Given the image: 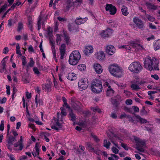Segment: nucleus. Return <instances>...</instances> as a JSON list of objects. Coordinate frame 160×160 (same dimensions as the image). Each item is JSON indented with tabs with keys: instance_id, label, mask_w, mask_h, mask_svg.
<instances>
[{
	"instance_id": "f257e3e1",
	"label": "nucleus",
	"mask_w": 160,
	"mask_h": 160,
	"mask_svg": "<svg viewBox=\"0 0 160 160\" xmlns=\"http://www.w3.org/2000/svg\"><path fill=\"white\" fill-rule=\"evenodd\" d=\"M143 66L147 69L150 71L159 70L158 62L156 59L149 56H148L144 58Z\"/></svg>"
},
{
	"instance_id": "f03ea898",
	"label": "nucleus",
	"mask_w": 160,
	"mask_h": 160,
	"mask_svg": "<svg viewBox=\"0 0 160 160\" xmlns=\"http://www.w3.org/2000/svg\"><path fill=\"white\" fill-rule=\"evenodd\" d=\"M108 69L109 72L114 76L121 77L123 74L122 69L116 64L110 65L108 66Z\"/></svg>"
},
{
	"instance_id": "7ed1b4c3",
	"label": "nucleus",
	"mask_w": 160,
	"mask_h": 160,
	"mask_svg": "<svg viewBox=\"0 0 160 160\" xmlns=\"http://www.w3.org/2000/svg\"><path fill=\"white\" fill-rule=\"evenodd\" d=\"M81 55L78 51H74L70 54L68 60L69 63L72 65H75L79 62Z\"/></svg>"
},
{
	"instance_id": "20e7f679",
	"label": "nucleus",
	"mask_w": 160,
	"mask_h": 160,
	"mask_svg": "<svg viewBox=\"0 0 160 160\" xmlns=\"http://www.w3.org/2000/svg\"><path fill=\"white\" fill-rule=\"evenodd\" d=\"M102 86L101 82L99 80L94 79L92 82L91 89L94 92L99 93L102 90Z\"/></svg>"
},
{
	"instance_id": "39448f33",
	"label": "nucleus",
	"mask_w": 160,
	"mask_h": 160,
	"mask_svg": "<svg viewBox=\"0 0 160 160\" xmlns=\"http://www.w3.org/2000/svg\"><path fill=\"white\" fill-rule=\"evenodd\" d=\"M128 69L134 73H139L142 69V67L140 63L138 62H134L129 66Z\"/></svg>"
},
{
	"instance_id": "423d86ee",
	"label": "nucleus",
	"mask_w": 160,
	"mask_h": 160,
	"mask_svg": "<svg viewBox=\"0 0 160 160\" xmlns=\"http://www.w3.org/2000/svg\"><path fill=\"white\" fill-rule=\"evenodd\" d=\"M133 139L136 143V149L140 152H144V148L145 145V142L140 138L136 136H133Z\"/></svg>"
},
{
	"instance_id": "0eeeda50",
	"label": "nucleus",
	"mask_w": 160,
	"mask_h": 160,
	"mask_svg": "<svg viewBox=\"0 0 160 160\" xmlns=\"http://www.w3.org/2000/svg\"><path fill=\"white\" fill-rule=\"evenodd\" d=\"M79 89L80 91L85 90L88 86V80L86 78H82L78 82Z\"/></svg>"
},
{
	"instance_id": "6e6552de",
	"label": "nucleus",
	"mask_w": 160,
	"mask_h": 160,
	"mask_svg": "<svg viewBox=\"0 0 160 160\" xmlns=\"http://www.w3.org/2000/svg\"><path fill=\"white\" fill-rule=\"evenodd\" d=\"M105 8L106 10L108 11L111 15H114L116 12V8L112 4H106Z\"/></svg>"
},
{
	"instance_id": "1a4fd4ad",
	"label": "nucleus",
	"mask_w": 160,
	"mask_h": 160,
	"mask_svg": "<svg viewBox=\"0 0 160 160\" xmlns=\"http://www.w3.org/2000/svg\"><path fill=\"white\" fill-rule=\"evenodd\" d=\"M54 121L51 127L52 129L58 131L62 129V125L59 122L57 118L54 119Z\"/></svg>"
},
{
	"instance_id": "9d476101",
	"label": "nucleus",
	"mask_w": 160,
	"mask_h": 160,
	"mask_svg": "<svg viewBox=\"0 0 160 160\" xmlns=\"http://www.w3.org/2000/svg\"><path fill=\"white\" fill-rule=\"evenodd\" d=\"M16 141L17 140L16 139L15 137L11 136H8V138L7 140V142H8L7 146L8 148L11 151H12V148H11V146L13 144V142Z\"/></svg>"
},
{
	"instance_id": "9b49d317",
	"label": "nucleus",
	"mask_w": 160,
	"mask_h": 160,
	"mask_svg": "<svg viewBox=\"0 0 160 160\" xmlns=\"http://www.w3.org/2000/svg\"><path fill=\"white\" fill-rule=\"evenodd\" d=\"M133 22L139 29H142L143 28L144 24L142 21L138 18H134L133 19Z\"/></svg>"
},
{
	"instance_id": "f8f14e48",
	"label": "nucleus",
	"mask_w": 160,
	"mask_h": 160,
	"mask_svg": "<svg viewBox=\"0 0 160 160\" xmlns=\"http://www.w3.org/2000/svg\"><path fill=\"white\" fill-rule=\"evenodd\" d=\"M7 58L6 57L2 61L0 66V71L1 73H4L6 71V64L7 61Z\"/></svg>"
},
{
	"instance_id": "ddd939ff",
	"label": "nucleus",
	"mask_w": 160,
	"mask_h": 160,
	"mask_svg": "<svg viewBox=\"0 0 160 160\" xmlns=\"http://www.w3.org/2000/svg\"><path fill=\"white\" fill-rule=\"evenodd\" d=\"M105 50L106 52L110 55L113 54L115 52V48L112 45L107 46Z\"/></svg>"
},
{
	"instance_id": "4468645a",
	"label": "nucleus",
	"mask_w": 160,
	"mask_h": 160,
	"mask_svg": "<svg viewBox=\"0 0 160 160\" xmlns=\"http://www.w3.org/2000/svg\"><path fill=\"white\" fill-rule=\"evenodd\" d=\"M93 68L95 72L98 74H100L102 72V67L98 63H95L94 64Z\"/></svg>"
},
{
	"instance_id": "2eb2a0df",
	"label": "nucleus",
	"mask_w": 160,
	"mask_h": 160,
	"mask_svg": "<svg viewBox=\"0 0 160 160\" xmlns=\"http://www.w3.org/2000/svg\"><path fill=\"white\" fill-rule=\"evenodd\" d=\"M93 52V48L91 45L86 46L84 50V53L85 55H88Z\"/></svg>"
},
{
	"instance_id": "dca6fc26",
	"label": "nucleus",
	"mask_w": 160,
	"mask_h": 160,
	"mask_svg": "<svg viewBox=\"0 0 160 160\" xmlns=\"http://www.w3.org/2000/svg\"><path fill=\"white\" fill-rule=\"evenodd\" d=\"M66 45L64 44H62L61 45L60 48V59H62L64 58V57L65 52Z\"/></svg>"
},
{
	"instance_id": "f3484780",
	"label": "nucleus",
	"mask_w": 160,
	"mask_h": 160,
	"mask_svg": "<svg viewBox=\"0 0 160 160\" xmlns=\"http://www.w3.org/2000/svg\"><path fill=\"white\" fill-rule=\"evenodd\" d=\"M97 58L100 60H103L105 58V54L103 51H100L95 55Z\"/></svg>"
},
{
	"instance_id": "a211bd4d",
	"label": "nucleus",
	"mask_w": 160,
	"mask_h": 160,
	"mask_svg": "<svg viewBox=\"0 0 160 160\" xmlns=\"http://www.w3.org/2000/svg\"><path fill=\"white\" fill-rule=\"evenodd\" d=\"M87 19L88 18H77L75 20V22L76 24L80 25L84 23L87 21Z\"/></svg>"
},
{
	"instance_id": "6ab92c4d",
	"label": "nucleus",
	"mask_w": 160,
	"mask_h": 160,
	"mask_svg": "<svg viewBox=\"0 0 160 160\" xmlns=\"http://www.w3.org/2000/svg\"><path fill=\"white\" fill-rule=\"evenodd\" d=\"M134 119L136 120L137 122H139L141 123H146L147 122L146 119L142 118L138 115H135Z\"/></svg>"
},
{
	"instance_id": "aec40b11",
	"label": "nucleus",
	"mask_w": 160,
	"mask_h": 160,
	"mask_svg": "<svg viewBox=\"0 0 160 160\" xmlns=\"http://www.w3.org/2000/svg\"><path fill=\"white\" fill-rule=\"evenodd\" d=\"M134 119L136 120L137 122H139L141 123H146L147 122L146 119L142 118L138 115H135Z\"/></svg>"
},
{
	"instance_id": "412c9836",
	"label": "nucleus",
	"mask_w": 160,
	"mask_h": 160,
	"mask_svg": "<svg viewBox=\"0 0 160 160\" xmlns=\"http://www.w3.org/2000/svg\"><path fill=\"white\" fill-rule=\"evenodd\" d=\"M39 144L38 143H37L35 144V151L34 152H32V154L34 157H36L39 155Z\"/></svg>"
},
{
	"instance_id": "4be33fe9",
	"label": "nucleus",
	"mask_w": 160,
	"mask_h": 160,
	"mask_svg": "<svg viewBox=\"0 0 160 160\" xmlns=\"http://www.w3.org/2000/svg\"><path fill=\"white\" fill-rule=\"evenodd\" d=\"M67 78L71 81L75 80L77 78V76L76 74L73 72L69 73L67 76Z\"/></svg>"
},
{
	"instance_id": "5701e85b",
	"label": "nucleus",
	"mask_w": 160,
	"mask_h": 160,
	"mask_svg": "<svg viewBox=\"0 0 160 160\" xmlns=\"http://www.w3.org/2000/svg\"><path fill=\"white\" fill-rule=\"evenodd\" d=\"M138 43V42L137 41H131L128 43L130 47H131L134 48H135V50L136 49V48L137 47Z\"/></svg>"
},
{
	"instance_id": "b1692460",
	"label": "nucleus",
	"mask_w": 160,
	"mask_h": 160,
	"mask_svg": "<svg viewBox=\"0 0 160 160\" xmlns=\"http://www.w3.org/2000/svg\"><path fill=\"white\" fill-rule=\"evenodd\" d=\"M56 42L57 45L60 44L62 40V35L59 34H57L56 35Z\"/></svg>"
},
{
	"instance_id": "393cba45",
	"label": "nucleus",
	"mask_w": 160,
	"mask_h": 160,
	"mask_svg": "<svg viewBox=\"0 0 160 160\" xmlns=\"http://www.w3.org/2000/svg\"><path fill=\"white\" fill-rule=\"evenodd\" d=\"M22 136H21L20 137V140L18 141V143H19V149L17 148H15L14 149L16 151H18L19 150L21 151L22 150L23 148V145L22 143Z\"/></svg>"
},
{
	"instance_id": "a878e982",
	"label": "nucleus",
	"mask_w": 160,
	"mask_h": 160,
	"mask_svg": "<svg viewBox=\"0 0 160 160\" xmlns=\"http://www.w3.org/2000/svg\"><path fill=\"white\" fill-rule=\"evenodd\" d=\"M114 93V91L111 87L110 86H108V88L107 90V95L108 96H111Z\"/></svg>"
},
{
	"instance_id": "bb28decb",
	"label": "nucleus",
	"mask_w": 160,
	"mask_h": 160,
	"mask_svg": "<svg viewBox=\"0 0 160 160\" xmlns=\"http://www.w3.org/2000/svg\"><path fill=\"white\" fill-rule=\"evenodd\" d=\"M78 26L74 23H71L68 25V28L70 31H71L76 29Z\"/></svg>"
},
{
	"instance_id": "cd10ccee",
	"label": "nucleus",
	"mask_w": 160,
	"mask_h": 160,
	"mask_svg": "<svg viewBox=\"0 0 160 160\" xmlns=\"http://www.w3.org/2000/svg\"><path fill=\"white\" fill-rule=\"evenodd\" d=\"M121 11L122 14L125 16H127L129 13L128 12V8L125 6H122Z\"/></svg>"
},
{
	"instance_id": "c85d7f7f",
	"label": "nucleus",
	"mask_w": 160,
	"mask_h": 160,
	"mask_svg": "<svg viewBox=\"0 0 160 160\" xmlns=\"http://www.w3.org/2000/svg\"><path fill=\"white\" fill-rule=\"evenodd\" d=\"M86 144L89 151L92 152L94 151V148L92 147L93 145L92 143L90 142H87Z\"/></svg>"
},
{
	"instance_id": "c756f323",
	"label": "nucleus",
	"mask_w": 160,
	"mask_h": 160,
	"mask_svg": "<svg viewBox=\"0 0 160 160\" xmlns=\"http://www.w3.org/2000/svg\"><path fill=\"white\" fill-rule=\"evenodd\" d=\"M154 48L155 50H157L160 48V40L156 41L154 45Z\"/></svg>"
},
{
	"instance_id": "7c9ffc66",
	"label": "nucleus",
	"mask_w": 160,
	"mask_h": 160,
	"mask_svg": "<svg viewBox=\"0 0 160 160\" xmlns=\"http://www.w3.org/2000/svg\"><path fill=\"white\" fill-rule=\"evenodd\" d=\"M73 4L72 2L70 0H68L66 2L65 6L67 10H68Z\"/></svg>"
},
{
	"instance_id": "2f4dec72",
	"label": "nucleus",
	"mask_w": 160,
	"mask_h": 160,
	"mask_svg": "<svg viewBox=\"0 0 160 160\" xmlns=\"http://www.w3.org/2000/svg\"><path fill=\"white\" fill-rule=\"evenodd\" d=\"M146 5L147 7L148 8H149L153 9H156V7L153 4L149 2H146Z\"/></svg>"
},
{
	"instance_id": "473e14b6",
	"label": "nucleus",
	"mask_w": 160,
	"mask_h": 160,
	"mask_svg": "<svg viewBox=\"0 0 160 160\" xmlns=\"http://www.w3.org/2000/svg\"><path fill=\"white\" fill-rule=\"evenodd\" d=\"M78 69L81 71H83L86 69V65L84 64H80L78 66Z\"/></svg>"
},
{
	"instance_id": "72a5a7b5",
	"label": "nucleus",
	"mask_w": 160,
	"mask_h": 160,
	"mask_svg": "<svg viewBox=\"0 0 160 160\" xmlns=\"http://www.w3.org/2000/svg\"><path fill=\"white\" fill-rule=\"evenodd\" d=\"M103 146L107 148H109L111 143L110 142L108 141L107 139L104 140L103 141Z\"/></svg>"
},
{
	"instance_id": "f704fd0d",
	"label": "nucleus",
	"mask_w": 160,
	"mask_h": 160,
	"mask_svg": "<svg viewBox=\"0 0 160 160\" xmlns=\"http://www.w3.org/2000/svg\"><path fill=\"white\" fill-rule=\"evenodd\" d=\"M131 87L132 89L136 91H138L140 89L139 86L135 84H132L131 86Z\"/></svg>"
},
{
	"instance_id": "c9c22d12",
	"label": "nucleus",
	"mask_w": 160,
	"mask_h": 160,
	"mask_svg": "<svg viewBox=\"0 0 160 160\" xmlns=\"http://www.w3.org/2000/svg\"><path fill=\"white\" fill-rule=\"evenodd\" d=\"M30 62H28L27 66L28 68L32 67L34 63V62L33 61V59L32 58H30Z\"/></svg>"
},
{
	"instance_id": "e433bc0d",
	"label": "nucleus",
	"mask_w": 160,
	"mask_h": 160,
	"mask_svg": "<svg viewBox=\"0 0 160 160\" xmlns=\"http://www.w3.org/2000/svg\"><path fill=\"white\" fill-rule=\"evenodd\" d=\"M64 39L65 40L67 45H68L70 42V37L66 34H64Z\"/></svg>"
},
{
	"instance_id": "4c0bfd02",
	"label": "nucleus",
	"mask_w": 160,
	"mask_h": 160,
	"mask_svg": "<svg viewBox=\"0 0 160 160\" xmlns=\"http://www.w3.org/2000/svg\"><path fill=\"white\" fill-rule=\"evenodd\" d=\"M108 24H109L110 26L114 27L116 26L117 24L115 22L112 20H109L108 21Z\"/></svg>"
},
{
	"instance_id": "58836bf2",
	"label": "nucleus",
	"mask_w": 160,
	"mask_h": 160,
	"mask_svg": "<svg viewBox=\"0 0 160 160\" xmlns=\"http://www.w3.org/2000/svg\"><path fill=\"white\" fill-rule=\"evenodd\" d=\"M70 117L71 118L70 119L71 120L74 121L76 119V117L75 114L71 111L69 114Z\"/></svg>"
},
{
	"instance_id": "ea45409f",
	"label": "nucleus",
	"mask_w": 160,
	"mask_h": 160,
	"mask_svg": "<svg viewBox=\"0 0 160 160\" xmlns=\"http://www.w3.org/2000/svg\"><path fill=\"white\" fill-rule=\"evenodd\" d=\"M118 48L119 49L125 48L127 51L129 50L130 49V46L128 45H119Z\"/></svg>"
},
{
	"instance_id": "a19ab883",
	"label": "nucleus",
	"mask_w": 160,
	"mask_h": 160,
	"mask_svg": "<svg viewBox=\"0 0 160 160\" xmlns=\"http://www.w3.org/2000/svg\"><path fill=\"white\" fill-rule=\"evenodd\" d=\"M37 95H36V97L35 98V102L37 105V106H38V104H42V101L41 99H39L38 100L37 98Z\"/></svg>"
},
{
	"instance_id": "79ce46f5",
	"label": "nucleus",
	"mask_w": 160,
	"mask_h": 160,
	"mask_svg": "<svg viewBox=\"0 0 160 160\" xmlns=\"http://www.w3.org/2000/svg\"><path fill=\"white\" fill-rule=\"evenodd\" d=\"M44 89L48 91V92L50 91V88H51V85L50 83H47L44 85V87H42Z\"/></svg>"
},
{
	"instance_id": "37998d69",
	"label": "nucleus",
	"mask_w": 160,
	"mask_h": 160,
	"mask_svg": "<svg viewBox=\"0 0 160 160\" xmlns=\"http://www.w3.org/2000/svg\"><path fill=\"white\" fill-rule=\"evenodd\" d=\"M100 35L102 38H108L107 33L105 30L103 31L101 33Z\"/></svg>"
},
{
	"instance_id": "c03bdc74",
	"label": "nucleus",
	"mask_w": 160,
	"mask_h": 160,
	"mask_svg": "<svg viewBox=\"0 0 160 160\" xmlns=\"http://www.w3.org/2000/svg\"><path fill=\"white\" fill-rule=\"evenodd\" d=\"M116 138L115 137H113L112 138H109L111 140V142L117 148H119L118 146V144L117 143H115V138Z\"/></svg>"
},
{
	"instance_id": "a18cd8bd",
	"label": "nucleus",
	"mask_w": 160,
	"mask_h": 160,
	"mask_svg": "<svg viewBox=\"0 0 160 160\" xmlns=\"http://www.w3.org/2000/svg\"><path fill=\"white\" fill-rule=\"evenodd\" d=\"M23 28V25L21 22L18 23V26L17 31L20 32Z\"/></svg>"
},
{
	"instance_id": "49530a36",
	"label": "nucleus",
	"mask_w": 160,
	"mask_h": 160,
	"mask_svg": "<svg viewBox=\"0 0 160 160\" xmlns=\"http://www.w3.org/2000/svg\"><path fill=\"white\" fill-rule=\"evenodd\" d=\"M32 22L30 18L28 19V27L32 31Z\"/></svg>"
},
{
	"instance_id": "de8ad7c7",
	"label": "nucleus",
	"mask_w": 160,
	"mask_h": 160,
	"mask_svg": "<svg viewBox=\"0 0 160 160\" xmlns=\"http://www.w3.org/2000/svg\"><path fill=\"white\" fill-rule=\"evenodd\" d=\"M41 17L40 16H39L38 18V20L37 22V25H38V30H39L41 28Z\"/></svg>"
},
{
	"instance_id": "09e8293b",
	"label": "nucleus",
	"mask_w": 160,
	"mask_h": 160,
	"mask_svg": "<svg viewBox=\"0 0 160 160\" xmlns=\"http://www.w3.org/2000/svg\"><path fill=\"white\" fill-rule=\"evenodd\" d=\"M111 150L112 152L115 154H117L118 153V150L116 147H112L111 148Z\"/></svg>"
},
{
	"instance_id": "8fccbe9b",
	"label": "nucleus",
	"mask_w": 160,
	"mask_h": 160,
	"mask_svg": "<svg viewBox=\"0 0 160 160\" xmlns=\"http://www.w3.org/2000/svg\"><path fill=\"white\" fill-rule=\"evenodd\" d=\"M107 32L108 37L110 36L113 33V31L112 29L108 28L105 30Z\"/></svg>"
},
{
	"instance_id": "3c124183",
	"label": "nucleus",
	"mask_w": 160,
	"mask_h": 160,
	"mask_svg": "<svg viewBox=\"0 0 160 160\" xmlns=\"http://www.w3.org/2000/svg\"><path fill=\"white\" fill-rule=\"evenodd\" d=\"M116 100V99L114 98L112 99V101H111L112 104L115 107H117L118 104V103Z\"/></svg>"
},
{
	"instance_id": "603ef678",
	"label": "nucleus",
	"mask_w": 160,
	"mask_h": 160,
	"mask_svg": "<svg viewBox=\"0 0 160 160\" xmlns=\"http://www.w3.org/2000/svg\"><path fill=\"white\" fill-rule=\"evenodd\" d=\"M60 109L61 111V113L62 115L63 116H66L67 115V113L66 112L65 109L63 107H61L60 108Z\"/></svg>"
},
{
	"instance_id": "864d4df0",
	"label": "nucleus",
	"mask_w": 160,
	"mask_h": 160,
	"mask_svg": "<svg viewBox=\"0 0 160 160\" xmlns=\"http://www.w3.org/2000/svg\"><path fill=\"white\" fill-rule=\"evenodd\" d=\"M4 121H2L0 126V130L1 131H3L4 129Z\"/></svg>"
},
{
	"instance_id": "5fc2aeb1",
	"label": "nucleus",
	"mask_w": 160,
	"mask_h": 160,
	"mask_svg": "<svg viewBox=\"0 0 160 160\" xmlns=\"http://www.w3.org/2000/svg\"><path fill=\"white\" fill-rule=\"evenodd\" d=\"M33 71L34 73L37 74V75H39L40 74V72L39 71L37 67H34L33 68Z\"/></svg>"
},
{
	"instance_id": "6e6d98bb",
	"label": "nucleus",
	"mask_w": 160,
	"mask_h": 160,
	"mask_svg": "<svg viewBox=\"0 0 160 160\" xmlns=\"http://www.w3.org/2000/svg\"><path fill=\"white\" fill-rule=\"evenodd\" d=\"M26 58L24 56H22V64L23 66H25L27 63L26 60Z\"/></svg>"
},
{
	"instance_id": "4d7b16f0",
	"label": "nucleus",
	"mask_w": 160,
	"mask_h": 160,
	"mask_svg": "<svg viewBox=\"0 0 160 160\" xmlns=\"http://www.w3.org/2000/svg\"><path fill=\"white\" fill-rule=\"evenodd\" d=\"M147 18H148L149 21L151 22H153L155 20V19L154 17L150 15H147Z\"/></svg>"
},
{
	"instance_id": "13d9d810",
	"label": "nucleus",
	"mask_w": 160,
	"mask_h": 160,
	"mask_svg": "<svg viewBox=\"0 0 160 160\" xmlns=\"http://www.w3.org/2000/svg\"><path fill=\"white\" fill-rule=\"evenodd\" d=\"M48 34L50 37H51L52 36V31L50 28V27L48 28Z\"/></svg>"
},
{
	"instance_id": "bf43d9fd",
	"label": "nucleus",
	"mask_w": 160,
	"mask_h": 160,
	"mask_svg": "<svg viewBox=\"0 0 160 160\" xmlns=\"http://www.w3.org/2000/svg\"><path fill=\"white\" fill-rule=\"evenodd\" d=\"M52 54L53 55V57L55 58L56 56V50L55 49V47H53V48H52Z\"/></svg>"
},
{
	"instance_id": "052dcab7",
	"label": "nucleus",
	"mask_w": 160,
	"mask_h": 160,
	"mask_svg": "<svg viewBox=\"0 0 160 160\" xmlns=\"http://www.w3.org/2000/svg\"><path fill=\"white\" fill-rule=\"evenodd\" d=\"M126 103L128 105H131L132 104V100L131 99H128L126 101Z\"/></svg>"
},
{
	"instance_id": "680f3d73",
	"label": "nucleus",
	"mask_w": 160,
	"mask_h": 160,
	"mask_svg": "<svg viewBox=\"0 0 160 160\" xmlns=\"http://www.w3.org/2000/svg\"><path fill=\"white\" fill-rule=\"evenodd\" d=\"M50 134L49 133H46V135H44V138L45 139L46 141L48 142L49 141V139L47 137V136H49Z\"/></svg>"
},
{
	"instance_id": "e2e57ef3",
	"label": "nucleus",
	"mask_w": 160,
	"mask_h": 160,
	"mask_svg": "<svg viewBox=\"0 0 160 160\" xmlns=\"http://www.w3.org/2000/svg\"><path fill=\"white\" fill-rule=\"evenodd\" d=\"M121 146L122 147H123L126 150H127L128 149V148L127 146V144L123 143H122L121 144Z\"/></svg>"
},
{
	"instance_id": "0e129e2a",
	"label": "nucleus",
	"mask_w": 160,
	"mask_h": 160,
	"mask_svg": "<svg viewBox=\"0 0 160 160\" xmlns=\"http://www.w3.org/2000/svg\"><path fill=\"white\" fill-rule=\"evenodd\" d=\"M137 48H138L140 50H143L144 49L143 46L142 44H141L138 43Z\"/></svg>"
},
{
	"instance_id": "69168bd1",
	"label": "nucleus",
	"mask_w": 160,
	"mask_h": 160,
	"mask_svg": "<svg viewBox=\"0 0 160 160\" xmlns=\"http://www.w3.org/2000/svg\"><path fill=\"white\" fill-rule=\"evenodd\" d=\"M114 99H116V101H117L118 102L122 100L121 97L119 95H117Z\"/></svg>"
},
{
	"instance_id": "338daca9",
	"label": "nucleus",
	"mask_w": 160,
	"mask_h": 160,
	"mask_svg": "<svg viewBox=\"0 0 160 160\" xmlns=\"http://www.w3.org/2000/svg\"><path fill=\"white\" fill-rule=\"evenodd\" d=\"M92 137L93 138L95 141L97 142H98L99 141V139L97 138V137L94 135H92Z\"/></svg>"
},
{
	"instance_id": "774afa93",
	"label": "nucleus",
	"mask_w": 160,
	"mask_h": 160,
	"mask_svg": "<svg viewBox=\"0 0 160 160\" xmlns=\"http://www.w3.org/2000/svg\"><path fill=\"white\" fill-rule=\"evenodd\" d=\"M127 118L129 119V121H130L132 122H134V120L133 118L132 117L128 115L127 116Z\"/></svg>"
}]
</instances>
